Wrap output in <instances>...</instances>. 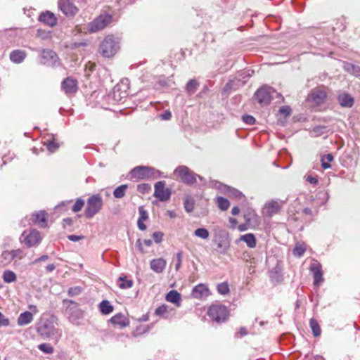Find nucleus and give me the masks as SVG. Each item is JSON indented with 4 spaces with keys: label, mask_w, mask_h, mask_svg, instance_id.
Returning a JSON list of instances; mask_svg holds the SVG:
<instances>
[{
    "label": "nucleus",
    "mask_w": 360,
    "mask_h": 360,
    "mask_svg": "<svg viewBox=\"0 0 360 360\" xmlns=\"http://www.w3.org/2000/svg\"><path fill=\"white\" fill-rule=\"evenodd\" d=\"M248 332H247V330L245 328H240L239 332L238 333L237 335H240V337H243L245 335H247Z\"/></svg>",
    "instance_id": "obj_64"
},
{
    "label": "nucleus",
    "mask_w": 360,
    "mask_h": 360,
    "mask_svg": "<svg viewBox=\"0 0 360 360\" xmlns=\"http://www.w3.org/2000/svg\"><path fill=\"white\" fill-rule=\"evenodd\" d=\"M344 68L348 72L355 75H360V68L359 66H356L352 63H347L344 65Z\"/></svg>",
    "instance_id": "obj_35"
},
{
    "label": "nucleus",
    "mask_w": 360,
    "mask_h": 360,
    "mask_svg": "<svg viewBox=\"0 0 360 360\" xmlns=\"http://www.w3.org/2000/svg\"><path fill=\"white\" fill-rule=\"evenodd\" d=\"M110 323L115 328H123L129 324V319L122 314L119 313L110 319Z\"/></svg>",
    "instance_id": "obj_16"
},
{
    "label": "nucleus",
    "mask_w": 360,
    "mask_h": 360,
    "mask_svg": "<svg viewBox=\"0 0 360 360\" xmlns=\"http://www.w3.org/2000/svg\"><path fill=\"white\" fill-rule=\"evenodd\" d=\"M38 348L40 351L48 354H53L54 352L53 347L50 344L48 343L40 344L38 346Z\"/></svg>",
    "instance_id": "obj_43"
},
{
    "label": "nucleus",
    "mask_w": 360,
    "mask_h": 360,
    "mask_svg": "<svg viewBox=\"0 0 360 360\" xmlns=\"http://www.w3.org/2000/svg\"><path fill=\"white\" fill-rule=\"evenodd\" d=\"M117 285L121 289L130 288L133 285V281L128 279L126 276H121L117 280Z\"/></svg>",
    "instance_id": "obj_32"
},
{
    "label": "nucleus",
    "mask_w": 360,
    "mask_h": 360,
    "mask_svg": "<svg viewBox=\"0 0 360 360\" xmlns=\"http://www.w3.org/2000/svg\"><path fill=\"white\" fill-rule=\"evenodd\" d=\"M243 120L248 124L252 125L255 122V119L252 115H245L243 116Z\"/></svg>",
    "instance_id": "obj_54"
},
{
    "label": "nucleus",
    "mask_w": 360,
    "mask_h": 360,
    "mask_svg": "<svg viewBox=\"0 0 360 360\" xmlns=\"http://www.w3.org/2000/svg\"><path fill=\"white\" fill-rule=\"evenodd\" d=\"M68 238L72 242H77L84 238L82 236H77V235H69Z\"/></svg>",
    "instance_id": "obj_59"
},
{
    "label": "nucleus",
    "mask_w": 360,
    "mask_h": 360,
    "mask_svg": "<svg viewBox=\"0 0 360 360\" xmlns=\"http://www.w3.org/2000/svg\"><path fill=\"white\" fill-rule=\"evenodd\" d=\"M81 292L82 288L79 286H75L70 288L68 291V294L69 296L73 297L79 295Z\"/></svg>",
    "instance_id": "obj_48"
},
{
    "label": "nucleus",
    "mask_w": 360,
    "mask_h": 360,
    "mask_svg": "<svg viewBox=\"0 0 360 360\" xmlns=\"http://www.w3.org/2000/svg\"><path fill=\"white\" fill-rule=\"evenodd\" d=\"M150 188V185L148 184H139L137 186L138 191L142 193H148Z\"/></svg>",
    "instance_id": "obj_55"
},
{
    "label": "nucleus",
    "mask_w": 360,
    "mask_h": 360,
    "mask_svg": "<svg viewBox=\"0 0 360 360\" xmlns=\"http://www.w3.org/2000/svg\"><path fill=\"white\" fill-rule=\"evenodd\" d=\"M111 20L112 16L110 15L107 13L101 14L88 24L87 30L91 33L96 32L104 29Z\"/></svg>",
    "instance_id": "obj_9"
},
{
    "label": "nucleus",
    "mask_w": 360,
    "mask_h": 360,
    "mask_svg": "<svg viewBox=\"0 0 360 360\" xmlns=\"http://www.w3.org/2000/svg\"><path fill=\"white\" fill-rule=\"evenodd\" d=\"M199 86L198 82L195 79H191L186 84V90L189 95L193 94Z\"/></svg>",
    "instance_id": "obj_34"
},
{
    "label": "nucleus",
    "mask_w": 360,
    "mask_h": 360,
    "mask_svg": "<svg viewBox=\"0 0 360 360\" xmlns=\"http://www.w3.org/2000/svg\"><path fill=\"white\" fill-rule=\"evenodd\" d=\"M128 186L126 184H122L117 187L113 191V195L116 198H122L125 195L126 191Z\"/></svg>",
    "instance_id": "obj_36"
},
{
    "label": "nucleus",
    "mask_w": 360,
    "mask_h": 360,
    "mask_svg": "<svg viewBox=\"0 0 360 360\" xmlns=\"http://www.w3.org/2000/svg\"><path fill=\"white\" fill-rule=\"evenodd\" d=\"M217 202L219 207L224 211L228 210L230 205L229 201L224 197H217Z\"/></svg>",
    "instance_id": "obj_40"
},
{
    "label": "nucleus",
    "mask_w": 360,
    "mask_h": 360,
    "mask_svg": "<svg viewBox=\"0 0 360 360\" xmlns=\"http://www.w3.org/2000/svg\"><path fill=\"white\" fill-rule=\"evenodd\" d=\"M155 174V169L146 166H137L131 170L129 179L133 181L148 179Z\"/></svg>",
    "instance_id": "obj_8"
},
{
    "label": "nucleus",
    "mask_w": 360,
    "mask_h": 360,
    "mask_svg": "<svg viewBox=\"0 0 360 360\" xmlns=\"http://www.w3.org/2000/svg\"><path fill=\"white\" fill-rule=\"evenodd\" d=\"M47 213L45 211H39L32 214V221L34 224L40 228L47 226Z\"/></svg>",
    "instance_id": "obj_21"
},
{
    "label": "nucleus",
    "mask_w": 360,
    "mask_h": 360,
    "mask_svg": "<svg viewBox=\"0 0 360 360\" xmlns=\"http://www.w3.org/2000/svg\"><path fill=\"white\" fill-rule=\"evenodd\" d=\"M174 174L179 177L181 181L187 185H193L196 182V179L198 178L200 181L202 180V177L200 175L194 173L188 167L182 165L178 167L174 170Z\"/></svg>",
    "instance_id": "obj_4"
},
{
    "label": "nucleus",
    "mask_w": 360,
    "mask_h": 360,
    "mask_svg": "<svg viewBox=\"0 0 360 360\" xmlns=\"http://www.w3.org/2000/svg\"><path fill=\"white\" fill-rule=\"evenodd\" d=\"M210 295L209 288L203 283L195 285L192 290V296L195 299H201Z\"/></svg>",
    "instance_id": "obj_17"
},
{
    "label": "nucleus",
    "mask_w": 360,
    "mask_h": 360,
    "mask_svg": "<svg viewBox=\"0 0 360 360\" xmlns=\"http://www.w3.org/2000/svg\"><path fill=\"white\" fill-rule=\"evenodd\" d=\"M309 327L314 337H319L321 334V329L318 321L315 319L309 320Z\"/></svg>",
    "instance_id": "obj_31"
},
{
    "label": "nucleus",
    "mask_w": 360,
    "mask_h": 360,
    "mask_svg": "<svg viewBox=\"0 0 360 360\" xmlns=\"http://www.w3.org/2000/svg\"><path fill=\"white\" fill-rule=\"evenodd\" d=\"M213 243L216 245L214 248L217 253L225 255L231 246L229 234L225 231H220L214 236Z\"/></svg>",
    "instance_id": "obj_5"
},
{
    "label": "nucleus",
    "mask_w": 360,
    "mask_h": 360,
    "mask_svg": "<svg viewBox=\"0 0 360 360\" xmlns=\"http://www.w3.org/2000/svg\"><path fill=\"white\" fill-rule=\"evenodd\" d=\"M163 233L160 231H156L153 233V238L156 243H159L162 241Z\"/></svg>",
    "instance_id": "obj_56"
},
{
    "label": "nucleus",
    "mask_w": 360,
    "mask_h": 360,
    "mask_svg": "<svg viewBox=\"0 0 360 360\" xmlns=\"http://www.w3.org/2000/svg\"><path fill=\"white\" fill-rule=\"evenodd\" d=\"M176 264L175 265V269L176 271H179L182 264V257H183L182 251L178 252L176 255Z\"/></svg>",
    "instance_id": "obj_50"
},
{
    "label": "nucleus",
    "mask_w": 360,
    "mask_h": 360,
    "mask_svg": "<svg viewBox=\"0 0 360 360\" xmlns=\"http://www.w3.org/2000/svg\"><path fill=\"white\" fill-rule=\"evenodd\" d=\"M20 242L27 248L37 246L41 241V233L37 229H32L29 231H25L20 238Z\"/></svg>",
    "instance_id": "obj_7"
},
{
    "label": "nucleus",
    "mask_w": 360,
    "mask_h": 360,
    "mask_svg": "<svg viewBox=\"0 0 360 360\" xmlns=\"http://www.w3.org/2000/svg\"><path fill=\"white\" fill-rule=\"evenodd\" d=\"M167 312H168V306L165 304L158 307L155 311V314L157 316H161L165 319L167 318Z\"/></svg>",
    "instance_id": "obj_39"
},
{
    "label": "nucleus",
    "mask_w": 360,
    "mask_h": 360,
    "mask_svg": "<svg viewBox=\"0 0 360 360\" xmlns=\"http://www.w3.org/2000/svg\"><path fill=\"white\" fill-rule=\"evenodd\" d=\"M103 205V200L100 194H94L87 200L84 214L86 218L91 219L100 212Z\"/></svg>",
    "instance_id": "obj_3"
},
{
    "label": "nucleus",
    "mask_w": 360,
    "mask_h": 360,
    "mask_svg": "<svg viewBox=\"0 0 360 360\" xmlns=\"http://www.w3.org/2000/svg\"><path fill=\"white\" fill-rule=\"evenodd\" d=\"M62 89L66 94H72L77 91V82L72 77H67L61 84Z\"/></svg>",
    "instance_id": "obj_15"
},
{
    "label": "nucleus",
    "mask_w": 360,
    "mask_h": 360,
    "mask_svg": "<svg viewBox=\"0 0 360 360\" xmlns=\"http://www.w3.org/2000/svg\"><path fill=\"white\" fill-rule=\"evenodd\" d=\"M326 98V93L321 89H314L309 95V100L316 105L323 103Z\"/></svg>",
    "instance_id": "obj_20"
},
{
    "label": "nucleus",
    "mask_w": 360,
    "mask_h": 360,
    "mask_svg": "<svg viewBox=\"0 0 360 360\" xmlns=\"http://www.w3.org/2000/svg\"><path fill=\"white\" fill-rule=\"evenodd\" d=\"M63 305L65 306L67 308L70 307V304H75L77 305V303L71 300H63Z\"/></svg>",
    "instance_id": "obj_61"
},
{
    "label": "nucleus",
    "mask_w": 360,
    "mask_h": 360,
    "mask_svg": "<svg viewBox=\"0 0 360 360\" xmlns=\"http://www.w3.org/2000/svg\"><path fill=\"white\" fill-rule=\"evenodd\" d=\"M37 333L44 338H56V341L60 337L61 333L55 327L53 317L42 319L37 327Z\"/></svg>",
    "instance_id": "obj_2"
},
{
    "label": "nucleus",
    "mask_w": 360,
    "mask_h": 360,
    "mask_svg": "<svg viewBox=\"0 0 360 360\" xmlns=\"http://www.w3.org/2000/svg\"><path fill=\"white\" fill-rule=\"evenodd\" d=\"M99 309L101 314L107 315L112 312L113 306L108 300H103L99 304Z\"/></svg>",
    "instance_id": "obj_29"
},
{
    "label": "nucleus",
    "mask_w": 360,
    "mask_h": 360,
    "mask_svg": "<svg viewBox=\"0 0 360 360\" xmlns=\"http://www.w3.org/2000/svg\"><path fill=\"white\" fill-rule=\"evenodd\" d=\"M273 93H274L273 88L268 86H264L255 92V96L259 104L264 105L270 103L273 98Z\"/></svg>",
    "instance_id": "obj_10"
},
{
    "label": "nucleus",
    "mask_w": 360,
    "mask_h": 360,
    "mask_svg": "<svg viewBox=\"0 0 360 360\" xmlns=\"http://www.w3.org/2000/svg\"><path fill=\"white\" fill-rule=\"evenodd\" d=\"M321 167L326 169L330 168V162L333 160V156L332 154L328 153L321 157Z\"/></svg>",
    "instance_id": "obj_38"
},
{
    "label": "nucleus",
    "mask_w": 360,
    "mask_h": 360,
    "mask_svg": "<svg viewBox=\"0 0 360 360\" xmlns=\"http://www.w3.org/2000/svg\"><path fill=\"white\" fill-rule=\"evenodd\" d=\"M13 260V255L11 251H4L0 256V264L5 266Z\"/></svg>",
    "instance_id": "obj_30"
},
{
    "label": "nucleus",
    "mask_w": 360,
    "mask_h": 360,
    "mask_svg": "<svg viewBox=\"0 0 360 360\" xmlns=\"http://www.w3.org/2000/svg\"><path fill=\"white\" fill-rule=\"evenodd\" d=\"M167 302L176 304L177 307L181 305V295L176 290H170L165 297Z\"/></svg>",
    "instance_id": "obj_26"
},
{
    "label": "nucleus",
    "mask_w": 360,
    "mask_h": 360,
    "mask_svg": "<svg viewBox=\"0 0 360 360\" xmlns=\"http://www.w3.org/2000/svg\"><path fill=\"white\" fill-rule=\"evenodd\" d=\"M160 116L162 120H169L172 117V114L169 110H165Z\"/></svg>",
    "instance_id": "obj_57"
},
{
    "label": "nucleus",
    "mask_w": 360,
    "mask_h": 360,
    "mask_svg": "<svg viewBox=\"0 0 360 360\" xmlns=\"http://www.w3.org/2000/svg\"><path fill=\"white\" fill-rule=\"evenodd\" d=\"M39 20L49 27H53L57 24V18L51 11L41 13L39 16Z\"/></svg>",
    "instance_id": "obj_19"
},
{
    "label": "nucleus",
    "mask_w": 360,
    "mask_h": 360,
    "mask_svg": "<svg viewBox=\"0 0 360 360\" xmlns=\"http://www.w3.org/2000/svg\"><path fill=\"white\" fill-rule=\"evenodd\" d=\"M33 321V314L30 311L21 313L17 320L18 325L20 326H26Z\"/></svg>",
    "instance_id": "obj_24"
},
{
    "label": "nucleus",
    "mask_w": 360,
    "mask_h": 360,
    "mask_svg": "<svg viewBox=\"0 0 360 360\" xmlns=\"http://www.w3.org/2000/svg\"><path fill=\"white\" fill-rule=\"evenodd\" d=\"M326 127L324 126H317L313 129L311 134L314 136L323 135L326 132Z\"/></svg>",
    "instance_id": "obj_45"
},
{
    "label": "nucleus",
    "mask_w": 360,
    "mask_h": 360,
    "mask_svg": "<svg viewBox=\"0 0 360 360\" xmlns=\"http://www.w3.org/2000/svg\"><path fill=\"white\" fill-rule=\"evenodd\" d=\"M84 201L82 199H77L72 207V211L74 212H77L80 211L84 207Z\"/></svg>",
    "instance_id": "obj_47"
},
{
    "label": "nucleus",
    "mask_w": 360,
    "mask_h": 360,
    "mask_svg": "<svg viewBox=\"0 0 360 360\" xmlns=\"http://www.w3.org/2000/svg\"><path fill=\"white\" fill-rule=\"evenodd\" d=\"M58 7L62 13L67 16H73L78 12V8L72 0H59Z\"/></svg>",
    "instance_id": "obj_13"
},
{
    "label": "nucleus",
    "mask_w": 360,
    "mask_h": 360,
    "mask_svg": "<svg viewBox=\"0 0 360 360\" xmlns=\"http://www.w3.org/2000/svg\"><path fill=\"white\" fill-rule=\"evenodd\" d=\"M306 251V248L304 245H296L293 249V255L296 257H302Z\"/></svg>",
    "instance_id": "obj_44"
},
{
    "label": "nucleus",
    "mask_w": 360,
    "mask_h": 360,
    "mask_svg": "<svg viewBox=\"0 0 360 360\" xmlns=\"http://www.w3.org/2000/svg\"><path fill=\"white\" fill-rule=\"evenodd\" d=\"M46 145L47 149L51 153L55 152L59 148L58 143L53 141H49Z\"/></svg>",
    "instance_id": "obj_49"
},
{
    "label": "nucleus",
    "mask_w": 360,
    "mask_h": 360,
    "mask_svg": "<svg viewBox=\"0 0 360 360\" xmlns=\"http://www.w3.org/2000/svg\"><path fill=\"white\" fill-rule=\"evenodd\" d=\"M311 272L314 276V285L319 287L323 282L322 266L318 261L313 262L309 267Z\"/></svg>",
    "instance_id": "obj_14"
},
{
    "label": "nucleus",
    "mask_w": 360,
    "mask_h": 360,
    "mask_svg": "<svg viewBox=\"0 0 360 360\" xmlns=\"http://www.w3.org/2000/svg\"><path fill=\"white\" fill-rule=\"evenodd\" d=\"M184 208L186 212H191L194 209V202L192 198H187L184 201Z\"/></svg>",
    "instance_id": "obj_46"
},
{
    "label": "nucleus",
    "mask_w": 360,
    "mask_h": 360,
    "mask_svg": "<svg viewBox=\"0 0 360 360\" xmlns=\"http://www.w3.org/2000/svg\"><path fill=\"white\" fill-rule=\"evenodd\" d=\"M10 325V321L0 311V327H7Z\"/></svg>",
    "instance_id": "obj_52"
},
{
    "label": "nucleus",
    "mask_w": 360,
    "mask_h": 360,
    "mask_svg": "<svg viewBox=\"0 0 360 360\" xmlns=\"http://www.w3.org/2000/svg\"><path fill=\"white\" fill-rule=\"evenodd\" d=\"M306 180L311 184H316L318 183V179L312 176H307Z\"/></svg>",
    "instance_id": "obj_60"
},
{
    "label": "nucleus",
    "mask_w": 360,
    "mask_h": 360,
    "mask_svg": "<svg viewBox=\"0 0 360 360\" xmlns=\"http://www.w3.org/2000/svg\"><path fill=\"white\" fill-rule=\"evenodd\" d=\"M194 236L203 240H207L209 238V231L205 228H198L194 231Z\"/></svg>",
    "instance_id": "obj_37"
},
{
    "label": "nucleus",
    "mask_w": 360,
    "mask_h": 360,
    "mask_svg": "<svg viewBox=\"0 0 360 360\" xmlns=\"http://www.w3.org/2000/svg\"><path fill=\"white\" fill-rule=\"evenodd\" d=\"M49 259V256L48 255H42L40 257L36 259L34 262H33V264H37L40 262H44V261H46L47 259Z\"/></svg>",
    "instance_id": "obj_62"
},
{
    "label": "nucleus",
    "mask_w": 360,
    "mask_h": 360,
    "mask_svg": "<svg viewBox=\"0 0 360 360\" xmlns=\"http://www.w3.org/2000/svg\"><path fill=\"white\" fill-rule=\"evenodd\" d=\"M120 49L118 39L112 35L107 36L100 44L99 53L105 58L112 57Z\"/></svg>",
    "instance_id": "obj_1"
},
{
    "label": "nucleus",
    "mask_w": 360,
    "mask_h": 360,
    "mask_svg": "<svg viewBox=\"0 0 360 360\" xmlns=\"http://www.w3.org/2000/svg\"><path fill=\"white\" fill-rule=\"evenodd\" d=\"M240 240L245 242L250 248H253L256 246V239L252 233H246L241 236Z\"/></svg>",
    "instance_id": "obj_28"
},
{
    "label": "nucleus",
    "mask_w": 360,
    "mask_h": 360,
    "mask_svg": "<svg viewBox=\"0 0 360 360\" xmlns=\"http://www.w3.org/2000/svg\"><path fill=\"white\" fill-rule=\"evenodd\" d=\"M338 101L342 107L352 108L354 103V98L348 93L340 94L338 96Z\"/></svg>",
    "instance_id": "obj_22"
},
{
    "label": "nucleus",
    "mask_w": 360,
    "mask_h": 360,
    "mask_svg": "<svg viewBox=\"0 0 360 360\" xmlns=\"http://www.w3.org/2000/svg\"><path fill=\"white\" fill-rule=\"evenodd\" d=\"M208 316L212 320L220 323L224 322L228 319L229 310L224 305L214 304L210 307Z\"/></svg>",
    "instance_id": "obj_6"
},
{
    "label": "nucleus",
    "mask_w": 360,
    "mask_h": 360,
    "mask_svg": "<svg viewBox=\"0 0 360 360\" xmlns=\"http://www.w3.org/2000/svg\"><path fill=\"white\" fill-rule=\"evenodd\" d=\"M283 201L280 200H271L265 203L262 212L267 217L278 214L283 206Z\"/></svg>",
    "instance_id": "obj_11"
},
{
    "label": "nucleus",
    "mask_w": 360,
    "mask_h": 360,
    "mask_svg": "<svg viewBox=\"0 0 360 360\" xmlns=\"http://www.w3.org/2000/svg\"><path fill=\"white\" fill-rule=\"evenodd\" d=\"M167 262L163 258L153 259L150 262V269L157 274L163 272L166 267Z\"/></svg>",
    "instance_id": "obj_23"
},
{
    "label": "nucleus",
    "mask_w": 360,
    "mask_h": 360,
    "mask_svg": "<svg viewBox=\"0 0 360 360\" xmlns=\"http://www.w3.org/2000/svg\"><path fill=\"white\" fill-rule=\"evenodd\" d=\"M217 291L219 294L225 295L229 293V286L226 282H224L217 285Z\"/></svg>",
    "instance_id": "obj_42"
},
{
    "label": "nucleus",
    "mask_w": 360,
    "mask_h": 360,
    "mask_svg": "<svg viewBox=\"0 0 360 360\" xmlns=\"http://www.w3.org/2000/svg\"><path fill=\"white\" fill-rule=\"evenodd\" d=\"M127 96V91H121L120 87L119 86H116L114 87L112 92L109 94L108 98L112 101L113 104H115L122 101Z\"/></svg>",
    "instance_id": "obj_18"
},
{
    "label": "nucleus",
    "mask_w": 360,
    "mask_h": 360,
    "mask_svg": "<svg viewBox=\"0 0 360 360\" xmlns=\"http://www.w3.org/2000/svg\"><path fill=\"white\" fill-rule=\"evenodd\" d=\"M138 227L140 230L144 231L146 229V225L143 223V221L138 219L137 221Z\"/></svg>",
    "instance_id": "obj_63"
},
{
    "label": "nucleus",
    "mask_w": 360,
    "mask_h": 360,
    "mask_svg": "<svg viewBox=\"0 0 360 360\" xmlns=\"http://www.w3.org/2000/svg\"><path fill=\"white\" fill-rule=\"evenodd\" d=\"M224 187L226 189L224 191L226 192L229 196H233L238 199H240L243 197V194L240 191L227 187L226 186H224Z\"/></svg>",
    "instance_id": "obj_41"
},
{
    "label": "nucleus",
    "mask_w": 360,
    "mask_h": 360,
    "mask_svg": "<svg viewBox=\"0 0 360 360\" xmlns=\"http://www.w3.org/2000/svg\"><path fill=\"white\" fill-rule=\"evenodd\" d=\"M153 195L161 202L167 201L171 196V191L165 188V182L163 181H158L155 184V191Z\"/></svg>",
    "instance_id": "obj_12"
},
{
    "label": "nucleus",
    "mask_w": 360,
    "mask_h": 360,
    "mask_svg": "<svg viewBox=\"0 0 360 360\" xmlns=\"http://www.w3.org/2000/svg\"><path fill=\"white\" fill-rule=\"evenodd\" d=\"M139 212L140 215L139 219L142 221H146L148 219V214L147 211L143 208V207H139Z\"/></svg>",
    "instance_id": "obj_51"
},
{
    "label": "nucleus",
    "mask_w": 360,
    "mask_h": 360,
    "mask_svg": "<svg viewBox=\"0 0 360 360\" xmlns=\"http://www.w3.org/2000/svg\"><path fill=\"white\" fill-rule=\"evenodd\" d=\"M25 51L21 50H14L10 53V59L15 63H20L25 58Z\"/></svg>",
    "instance_id": "obj_27"
},
{
    "label": "nucleus",
    "mask_w": 360,
    "mask_h": 360,
    "mask_svg": "<svg viewBox=\"0 0 360 360\" xmlns=\"http://www.w3.org/2000/svg\"><path fill=\"white\" fill-rule=\"evenodd\" d=\"M279 112L285 115H289L291 112V109L288 106H282L280 108Z\"/></svg>",
    "instance_id": "obj_58"
},
{
    "label": "nucleus",
    "mask_w": 360,
    "mask_h": 360,
    "mask_svg": "<svg viewBox=\"0 0 360 360\" xmlns=\"http://www.w3.org/2000/svg\"><path fill=\"white\" fill-rule=\"evenodd\" d=\"M2 278L5 283H11L17 280L16 274L11 270H6L2 275Z\"/></svg>",
    "instance_id": "obj_33"
},
{
    "label": "nucleus",
    "mask_w": 360,
    "mask_h": 360,
    "mask_svg": "<svg viewBox=\"0 0 360 360\" xmlns=\"http://www.w3.org/2000/svg\"><path fill=\"white\" fill-rule=\"evenodd\" d=\"M41 56L44 60V63L56 62L58 58L56 53L53 51L49 49L43 50Z\"/></svg>",
    "instance_id": "obj_25"
},
{
    "label": "nucleus",
    "mask_w": 360,
    "mask_h": 360,
    "mask_svg": "<svg viewBox=\"0 0 360 360\" xmlns=\"http://www.w3.org/2000/svg\"><path fill=\"white\" fill-rule=\"evenodd\" d=\"M11 254L13 255V259L15 258L22 259L24 257V252L21 249H17L11 250Z\"/></svg>",
    "instance_id": "obj_53"
}]
</instances>
